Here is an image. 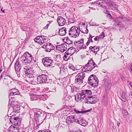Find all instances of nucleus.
<instances>
[{
  "label": "nucleus",
  "instance_id": "58836bf2",
  "mask_svg": "<svg viewBox=\"0 0 132 132\" xmlns=\"http://www.w3.org/2000/svg\"><path fill=\"white\" fill-rule=\"evenodd\" d=\"M39 98V95H33L31 97V101H35L38 100Z\"/></svg>",
  "mask_w": 132,
  "mask_h": 132
},
{
  "label": "nucleus",
  "instance_id": "0e129e2a",
  "mask_svg": "<svg viewBox=\"0 0 132 132\" xmlns=\"http://www.w3.org/2000/svg\"><path fill=\"white\" fill-rule=\"evenodd\" d=\"M52 92H56V88L55 87H54V88L52 89Z\"/></svg>",
  "mask_w": 132,
  "mask_h": 132
},
{
  "label": "nucleus",
  "instance_id": "6e6d98bb",
  "mask_svg": "<svg viewBox=\"0 0 132 132\" xmlns=\"http://www.w3.org/2000/svg\"><path fill=\"white\" fill-rule=\"evenodd\" d=\"M72 41L70 40L69 41H68L67 42H66L65 43L68 44H72Z\"/></svg>",
  "mask_w": 132,
  "mask_h": 132
},
{
  "label": "nucleus",
  "instance_id": "49530a36",
  "mask_svg": "<svg viewBox=\"0 0 132 132\" xmlns=\"http://www.w3.org/2000/svg\"><path fill=\"white\" fill-rule=\"evenodd\" d=\"M69 67L70 69H72L73 71L75 70V68L72 64H70L69 65Z\"/></svg>",
  "mask_w": 132,
  "mask_h": 132
},
{
  "label": "nucleus",
  "instance_id": "13d9d810",
  "mask_svg": "<svg viewBox=\"0 0 132 132\" xmlns=\"http://www.w3.org/2000/svg\"><path fill=\"white\" fill-rule=\"evenodd\" d=\"M5 76H7L9 77H10V74L9 73H7V72L5 74Z\"/></svg>",
  "mask_w": 132,
  "mask_h": 132
},
{
  "label": "nucleus",
  "instance_id": "f8f14e48",
  "mask_svg": "<svg viewBox=\"0 0 132 132\" xmlns=\"http://www.w3.org/2000/svg\"><path fill=\"white\" fill-rule=\"evenodd\" d=\"M56 48L61 52H63L67 49V45L65 43H63L60 45H57L56 46Z\"/></svg>",
  "mask_w": 132,
  "mask_h": 132
},
{
  "label": "nucleus",
  "instance_id": "338daca9",
  "mask_svg": "<svg viewBox=\"0 0 132 132\" xmlns=\"http://www.w3.org/2000/svg\"><path fill=\"white\" fill-rule=\"evenodd\" d=\"M129 84L132 88V82L129 81Z\"/></svg>",
  "mask_w": 132,
  "mask_h": 132
},
{
  "label": "nucleus",
  "instance_id": "37998d69",
  "mask_svg": "<svg viewBox=\"0 0 132 132\" xmlns=\"http://www.w3.org/2000/svg\"><path fill=\"white\" fill-rule=\"evenodd\" d=\"M80 92L79 93L75 96V100L77 101H78L79 100H83V98H81L80 97Z\"/></svg>",
  "mask_w": 132,
  "mask_h": 132
},
{
  "label": "nucleus",
  "instance_id": "5701e85b",
  "mask_svg": "<svg viewBox=\"0 0 132 132\" xmlns=\"http://www.w3.org/2000/svg\"><path fill=\"white\" fill-rule=\"evenodd\" d=\"M66 28L65 27L60 28L59 31V35L62 36L65 35L66 34Z\"/></svg>",
  "mask_w": 132,
  "mask_h": 132
},
{
  "label": "nucleus",
  "instance_id": "603ef678",
  "mask_svg": "<svg viewBox=\"0 0 132 132\" xmlns=\"http://www.w3.org/2000/svg\"><path fill=\"white\" fill-rule=\"evenodd\" d=\"M70 40L68 37H64V39H63V40L64 42H67L68 41Z\"/></svg>",
  "mask_w": 132,
  "mask_h": 132
},
{
  "label": "nucleus",
  "instance_id": "f257e3e1",
  "mask_svg": "<svg viewBox=\"0 0 132 132\" xmlns=\"http://www.w3.org/2000/svg\"><path fill=\"white\" fill-rule=\"evenodd\" d=\"M23 71L25 73V75L27 78L30 79H33L30 80V83L32 84H35L37 82L34 79V76H33L34 72L33 70L29 67L25 66L23 68Z\"/></svg>",
  "mask_w": 132,
  "mask_h": 132
},
{
  "label": "nucleus",
  "instance_id": "79ce46f5",
  "mask_svg": "<svg viewBox=\"0 0 132 132\" xmlns=\"http://www.w3.org/2000/svg\"><path fill=\"white\" fill-rule=\"evenodd\" d=\"M91 96H90L85 97V103H87L88 104H90V101H91Z\"/></svg>",
  "mask_w": 132,
  "mask_h": 132
},
{
  "label": "nucleus",
  "instance_id": "f03ea898",
  "mask_svg": "<svg viewBox=\"0 0 132 132\" xmlns=\"http://www.w3.org/2000/svg\"><path fill=\"white\" fill-rule=\"evenodd\" d=\"M80 31L79 27L72 26L69 30V35L71 37L76 38L79 36Z\"/></svg>",
  "mask_w": 132,
  "mask_h": 132
},
{
  "label": "nucleus",
  "instance_id": "69168bd1",
  "mask_svg": "<svg viewBox=\"0 0 132 132\" xmlns=\"http://www.w3.org/2000/svg\"><path fill=\"white\" fill-rule=\"evenodd\" d=\"M98 36H97L96 37H95L94 38V40H95V41H97V40H98Z\"/></svg>",
  "mask_w": 132,
  "mask_h": 132
},
{
  "label": "nucleus",
  "instance_id": "4d7b16f0",
  "mask_svg": "<svg viewBox=\"0 0 132 132\" xmlns=\"http://www.w3.org/2000/svg\"><path fill=\"white\" fill-rule=\"evenodd\" d=\"M47 43H46V44H44L42 46V47L43 48H45L46 50H47Z\"/></svg>",
  "mask_w": 132,
  "mask_h": 132
},
{
  "label": "nucleus",
  "instance_id": "4468645a",
  "mask_svg": "<svg viewBox=\"0 0 132 132\" xmlns=\"http://www.w3.org/2000/svg\"><path fill=\"white\" fill-rule=\"evenodd\" d=\"M33 109L34 114V119L37 118V117L41 115V114H43V112H42V111L40 109L36 108Z\"/></svg>",
  "mask_w": 132,
  "mask_h": 132
},
{
  "label": "nucleus",
  "instance_id": "3c124183",
  "mask_svg": "<svg viewBox=\"0 0 132 132\" xmlns=\"http://www.w3.org/2000/svg\"><path fill=\"white\" fill-rule=\"evenodd\" d=\"M104 98H103V100L105 101L106 102V103H107L109 100L108 98H107V95H105L104 96Z\"/></svg>",
  "mask_w": 132,
  "mask_h": 132
},
{
  "label": "nucleus",
  "instance_id": "412c9836",
  "mask_svg": "<svg viewBox=\"0 0 132 132\" xmlns=\"http://www.w3.org/2000/svg\"><path fill=\"white\" fill-rule=\"evenodd\" d=\"M95 80H98L96 76L94 75H91L88 78V84L92 83L93 81H94Z\"/></svg>",
  "mask_w": 132,
  "mask_h": 132
},
{
  "label": "nucleus",
  "instance_id": "5fc2aeb1",
  "mask_svg": "<svg viewBox=\"0 0 132 132\" xmlns=\"http://www.w3.org/2000/svg\"><path fill=\"white\" fill-rule=\"evenodd\" d=\"M128 70L131 73L132 72V65H131L128 68Z\"/></svg>",
  "mask_w": 132,
  "mask_h": 132
},
{
  "label": "nucleus",
  "instance_id": "6ab92c4d",
  "mask_svg": "<svg viewBox=\"0 0 132 132\" xmlns=\"http://www.w3.org/2000/svg\"><path fill=\"white\" fill-rule=\"evenodd\" d=\"M89 49L96 55L97 53V52L99 50L100 48L99 46H90L89 47Z\"/></svg>",
  "mask_w": 132,
  "mask_h": 132
},
{
  "label": "nucleus",
  "instance_id": "cd10ccee",
  "mask_svg": "<svg viewBox=\"0 0 132 132\" xmlns=\"http://www.w3.org/2000/svg\"><path fill=\"white\" fill-rule=\"evenodd\" d=\"M11 93H10V94L12 95L13 94L14 95H19L20 94V93L19 92L18 89H12L11 90Z\"/></svg>",
  "mask_w": 132,
  "mask_h": 132
},
{
  "label": "nucleus",
  "instance_id": "f704fd0d",
  "mask_svg": "<svg viewBox=\"0 0 132 132\" xmlns=\"http://www.w3.org/2000/svg\"><path fill=\"white\" fill-rule=\"evenodd\" d=\"M94 37V36H92L90 34L89 35V37L88 38V40L86 44V45L87 46L88 45L90 42L92 43L93 42V41L92 39Z\"/></svg>",
  "mask_w": 132,
  "mask_h": 132
},
{
  "label": "nucleus",
  "instance_id": "a211bd4d",
  "mask_svg": "<svg viewBox=\"0 0 132 132\" xmlns=\"http://www.w3.org/2000/svg\"><path fill=\"white\" fill-rule=\"evenodd\" d=\"M96 65L93 64H91V65H86V64L85 66L83 68L85 69H87V71H90L92 70L95 67H96ZM82 70L83 71H86L87 70L84 71V70L82 69Z\"/></svg>",
  "mask_w": 132,
  "mask_h": 132
},
{
  "label": "nucleus",
  "instance_id": "a878e982",
  "mask_svg": "<svg viewBox=\"0 0 132 132\" xmlns=\"http://www.w3.org/2000/svg\"><path fill=\"white\" fill-rule=\"evenodd\" d=\"M72 55L67 50L63 56V59L65 61H67L70 59V57Z\"/></svg>",
  "mask_w": 132,
  "mask_h": 132
},
{
  "label": "nucleus",
  "instance_id": "de8ad7c7",
  "mask_svg": "<svg viewBox=\"0 0 132 132\" xmlns=\"http://www.w3.org/2000/svg\"><path fill=\"white\" fill-rule=\"evenodd\" d=\"M122 113L123 114L124 116H126L128 114V112L127 111L123 109L122 110Z\"/></svg>",
  "mask_w": 132,
  "mask_h": 132
},
{
  "label": "nucleus",
  "instance_id": "4be33fe9",
  "mask_svg": "<svg viewBox=\"0 0 132 132\" xmlns=\"http://www.w3.org/2000/svg\"><path fill=\"white\" fill-rule=\"evenodd\" d=\"M106 5L111 7H115L116 5L114 3L110 0H105Z\"/></svg>",
  "mask_w": 132,
  "mask_h": 132
},
{
  "label": "nucleus",
  "instance_id": "4c0bfd02",
  "mask_svg": "<svg viewBox=\"0 0 132 132\" xmlns=\"http://www.w3.org/2000/svg\"><path fill=\"white\" fill-rule=\"evenodd\" d=\"M91 101H90V104H93L96 103L98 101V99L96 98L93 97V96H91Z\"/></svg>",
  "mask_w": 132,
  "mask_h": 132
},
{
  "label": "nucleus",
  "instance_id": "72a5a7b5",
  "mask_svg": "<svg viewBox=\"0 0 132 132\" xmlns=\"http://www.w3.org/2000/svg\"><path fill=\"white\" fill-rule=\"evenodd\" d=\"M39 98L41 100L45 101L47 98L48 96L47 95L44 94L42 95H39Z\"/></svg>",
  "mask_w": 132,
  "mask_h": 132
},
{
  "label": "nucleus",
  "instance_id": "c03bdc74",
  "mask_svg": "<svg viewBox=\"0 0 132 132\" xmlns=\"http://www.w3.org/2000/svg\"><path fill=\"white\" fill-rule=\"evenodd\" d=\"M91 64H93L95 65H96L92 59H91L90 60L88 61V62L86 64V65H91Z\"/></svg>",
  "mask_w": 132,
  "mask_h": 132
},
{
  "label": "nucleus",
  "instance_id": "c85d7f7f",
  "mask_svg": "<svg viewBox=\"0 0 132 132\" xmlns=\"http://www.w3.org/2000/svg\"><path fill=\"white\" fill-rule=\"evenodd\" d=\"M76 76L83 80L84 79L85 77V73L84 72H81L79 73Z\"/></svg>",
  "mask_w": 132,
  "mask_h": 132
},
{
  "label": "nucleus",
  "instance_id": "7c9ffc66",
  "mask_svg": "<svg viewBox=\"0 0 132 132\" xmlns=\"http://www.w3.org/2000/svg\"><path fill=\"white\" fill-rule=\"evenodd\" d=\"M98 80H95L94 81H93L92 83H90L89 84V85H91L92 86L94 87H96L98 85Z\"/></svg>",
  "mask_w": 132,
  "mask_h": 132
},
{
  "label": "nucleus",
  "instance_id": "7ed1b4c3",
  "mask_svg": "<svg viewBox=\"0 0 132 132\" xmlns=\"http://www.w3.org/2000/svg\"><path fill=\"white\" fill-rule=\"evenodd\" d=\"M32 57L31 55L27 52H25L21 57V61L26 64L31 63L32 60Z\"/></svg>",
  "mask_w": 132,
  "mask_h": 132
},
{
  "label": "nucleus",
  "instance_id": "1a4fd4ad",
  "mask_svg": "<svg viewBox=\"0 0 132 132\" xmlns=\"http://www.w3.org/2000/svg\"><path fill=\"white\" fill-rule=\"evenodd\" d=\"M47 76L45 75L42 74L39 75L37 78V81L40 83H48Z\"/></svg>",
  "mask_w": 132,
  "mask_h": 132
},
{
  "label": "nucleus",
  "instance_id": "9d476101",
  "mask_svg": "<svg viewBox=\"0 0 132 132\" xmlns=\"http://www.w3.org/2000/svg\"><path fill=\"white\" fill-rule=\"evenodd\" d=\"M84 39L82 38L79 41H75L74 44L76 46L78 47L80 49H85L86 48V46L84 45Z\"/></svg>",
  "mask_w": 132,
  "mask_h": 132
},
{
  "label": "nucleus",
  "instance_id": "dca6fc26",
  "mask_svg": "<svg viewBox=\"0 0 132 132\" xmlns=\"http://www.w3.org/2000/svg\"><path fill=\"white\" fill-rule=\"evenodd\" d=\"M126 95V93L123 90L120 93V96L119 97V98L123 102H126L127 101Z\"/></svg>",
  "mask_w": 132,
  "mask_h": 132
},
{
  "label": "nucleus",
  "instance_id": "aec40b11",
  "mask_svg": "<svg viewBox=\"0 0 132 132\" xmlns=\"http://www.w3.org/2000/svg\"><path fill=\"white\" fill-rule=\"evenodd\" d=\"M98 5L99 7H101L103 9H106L107 7L106 5L105 1H103L101 0H98Z\"/></svg>",
  "mask_w": 132,
  "mask_h": 132
},
{
  "label": "nucleus",
  "instance_id": "393cba45",
  "mask_svg": "<svg viewBox=\"0 0 132 132\" xmlns=\"http://www.w3.org/2000/svg\"><path fill=\"white\" fill-rule=\"evenodd\" d=\"M83 82V80H82L80 78L78 77L77 76H76L75 79V84L80 85Z\"/></svg>",
  "mask_w": 132,
  "mask_h": 132
},
{
  "label": "nucleus",
  "instance_id": "e2e57ef3",
  "mask_svg": "<svg viewBox=\"0 0 132 132\" xmlns=\"http://www.w3.org/2000/svg\"><path fill=\"white\" fill-rule=\"evenodd\" d=\"M121 22H119L118 24V27L120 28L122 27V25L121 24Z\"/></svg>",
  "mask_w": 132,
  "mask_h": 132
},
{
  "label": "nucleus",
  "instance_id": "20e7f679",
  "mask_svg": "<svg viewBox=\"0 0 132 132\" xmlns=\"http://www.w3.org/2000/svg\"><path fill=\"white\" fill-rule=\"evenodd\" d=\"M42 62L46 67H53L55 65L53 60L49 57H45L43 59Z\"/></svg>",
  "mask_w": 132,
  "mask_h": 132
},
{
  "label": "nucleus",
  "instance_id": "473e14b6",
  "mask_svg": "<svg viewBox=\"0 0 132 132\" xmlns=\"http://www.w3.org/2000/svg\"><path fill=\"white\" fill-rule=\"evenodd\" d=\"M71 90L72 92L75 93V92H78L79 91V88L74 86H72L71 87Z\"/></svg>",
  "mask_w": 132,
  "mask_h": 132
},
{
  "label": "nucleus",
  "instance_id": "680f3d73",
  "mask_svg": "<svg viewBox=\"0 0 132 132\" xmlns=\"http://www.w3.org/2000/svg\"><path fill=\"white\" fill-rule=\"evenodd\" d=\"M98 0H97L95 2H92V4H98Z\"/></svg>",
  "mask_w": 132,
  "mask_h": 132
},
{
  "label": "nucleus",
  "instance_id": "6e6552de",
  "mask_svg": "<svg viewBox=\"0 0 132 132\" xmlns=\"http://www.w3.org/2000/svg\"><path fill=\"white\" fill-rule=\"evenodd\" d=\"M20 118L17 117H16L15 115L11 116L10 119V122L12 123L14 125L19 126L20 125L21 121Z\"/></svg>",
  "mask_w": 132,
  "mask_h": 132
},
{
  "label": "nucleus",
  "instance_id": "ea45409f",
  "mask_svg": "<svg viewBox=\"0 0 132 132\" xmlns=\"http://www.w3.org/2000/svg\"><path fill=\"white\" fill-rule=\"evenodd\" d=\"M54 58L55 59V61L58 60H61V55L58 54H55L54 56Z\"/></svg>",
  "mask_w": 132,
  "mask_h": 132
},
{
  "label": "nucleus",
  "instance_id": "c9c22d12",
  "mask_svg": "<svg viewBox=\"0 0 132 132\" xmlns=\"http://www.w3.org/2000/svg\"><path fill=\"white\" fill-rule=\"evenodd\" d=\"M69 18L68 22L70 23H73L75 22L74 17L72 15L70 16Z\"/></svg>",
  "mask_w": 132,
  "mask_h": 132
},
{
  "label": "nucleus",
  "instance_id": "ddd939ff",
  "mask_svg": "<svg viewBox=\"0 0 132 132\" xmlns=\"http://www.w3.org/2000/svg\"><path fill=\"white\" fill-rule=\"evenodd\" d=\"M57 21L58 24L60 26H63L66 22L65 19L61 16L58 17Z\"/></svg>",
  "mask_w": 132,
  "mask_h": 132
},
{
  "label": "nucleus",
  "instance_id": "09e8293b",
  "mask_svg": "<svg viewBox=\"0 0 132 132\" xmlns=\"http://www.w3.org/2000/svg\"><path fill=\"white\" fill-rule=\"evenodd\" d=\"M13 131L12 132H19V128L17 127H15V128H14Z\"/></svg>",
  "mask_w": 132,
  "mask_h": 132
},
{
  "label": "nucleus",
  "instance_id": "8fccbe9b",
  "mask_svg": "<svg viewBox=\"0 0 132 132\" xmlns=\"http://www.w3.org/2000/svg\"><path fill=\"white\" fill-rule=\"evenodd\" d=\"M61 61V60H58L55 61L56 62L55 63H54L55 65L56 64V65L59 66L60 65V62Z\"/></svg>",
  "mask_w": 132,
  "mask_h": 132
},
{
  "label": "nucleus",
  "instance_id": "774afa93",
  "mask_svg": "<svg viewBox=\"0 0 132 132\" xmlns=\"http://www.w3.org/2000/svg\"><path fill=\"white\" fill-rule=\"evenodd\" d=\"M129 96H130V97L132 98V93L131 92L130 93V94H129Z\"/></svg>",
  "mask_w": 132,
  "mask_h": 132
},
{
  "label": "nucleus",
  "instance_id": "a18cd8bd",
  "mask_svg": "<svg viewBox=\"0 0 132 132\" xmlns=\"http://www.w3.org/2000/svg\"><path fill=\"white\" fill-rule=\"evenodd\" d=\"M15 126L11 125L9 128L7 130V132H12L14 129V128H15Z\"/></svg>",
  "mask_w": 132,
  "mask_h": 132
},
{
  "label": "nucleus",
  "instance_id": "c756f323",
  "mask_svg": "<svg viewBox=\"0 0 132 132\" xmlns=\"http://www.w3.org/2000/svg\"><path fill=\"white\" fill-rule=\"evenodd\" d=\"M12 109H13V112H19V111L20 110V106L18 105H16L15 106L13 107Z\"/></svg>",
  "mask_w": 132,
  "mask_h": 132
},
{
  "label": "nucleus",
  "instance_id": "9b49d317",
  "mask_svg": "<svg viewBox=\"0 0 132 132\" xmlns=\"http://www.w3.org/2000/svg\"><path fill=\"white\" fill-rule=\"evenodd\" d=\"M80 92V97L83 99L86 97L91 96L92 94L91 91L88 89L82 90Z\"/></svg>",
  "mask_w": 132,
  "mask_h": 132
},
{
  "label": "nucleus",
  "instance_id": "b1692460",
  "mask_svg": "<svg viewBox=\"0 0 132 132\" xmlns=\"http://www.w3.org/2000/svg\"><path fill=\"white\" fill-rule=\"evenodd\" d=\"M55 48L54 46L49 43L47 44V50H46V52H50L51 50H54Z\"/></svg>",
  "mask_w": 132,
  "mask_h": 132
},
{
  "label": "nucleus",
  "instance_id": "f3484780",
  "mask_svg": "<svg viewBox=\"0 0 132 132\" xmlns=\"http://www.w3.org/2000/svg\"><path fill=\"white\" fill-rule=\"evenodd\" d=\"M76 123L80 124V125L83 126H86L87 124V122L85 120L81 118H79L76 120Z\"/></svg>",
  "mask_w": 132,
  "mask_h": 132
},
{
  "label": "nucleus",
  "instance_id": "423d86ee",
  "mask_svg": "<svg viewBox=\"0 0 132 132\" xmlns=\"http://www.w3.org/2000/svg\"><path fill=\"white\" fill-rule=\"evenodd\" d=\"M22 67L21 64L20 63L19 59L17 60L14 65V68L18 78L21 77V69Z\"/></svg>",
  "mask_w": 132,
  "mask_h": 132
},
{
  "label": "nucleus",
  "instance_id": "0eeeda50",
  "mask_svg": "<svg viewBox=\"0 0 132 132\" xmlns=\"http://www.w3.org/2000/svg\"><path fill=\"white\" fill-rule=\"evenodd\" d=\"M35 42L42 45L44 43L48 41V39L46 37L43 36H38L34 39Z\"/></svg>",
  "mask_w": 132,
  "mask_h": 132
},
{
  "label": "nucleus",
  "instance_id": "e433bc0d",
  "mask_svg": "<svg viewBox=\"0 0 132 132\" xmlns=\"http://www.w3.org/2000/svg\"><path fill=\"white\" fill-rule=\"evenodd\" d=\"M16 103H16V101L11 102V103H10V104H9H9L8 105V111H9V110L10 109V107L11 106L12 108L14 106H15L16 105H17V104H16Z\"/></svg>",
  "mask_w": 132,
  "mask_h": 132
},
{
  "label": "nucleus",
  "instance_id": "a19ab883",
  "mask_svg": "<svg viewBox=\"0 0 132 132\" xmlns=\"http://www.w3.org/2000/svg\"><path fill=\"white\" fill-rule=\"evenodd\" d=\"M11 95H10V94H9V104H10V103H11V102H14L15 101H16L14 98V97H11Z\"/></svg>",
  "mask_w": 132,
  "mask_h": 132
},
{
  "label": "nucleus",
  "instance_id": "2eb2a0df",
  "mask_svg": "<svg viewBox=\"0 0 132 132\" xmlns=\"http://www.w3.org/2000/svg\"><path fill=\"white\" fill-rule=\"evenodd\" d=\"M77 119H76L75 117L73 115H71L68 117L66 119V120L67 123H71L74 122H76Z\"/></svg>",
  "mask_w": 132,
  "mask_h": 132
},
{
  "label": "nucleus",
  "instance_id": "bb28decb",
  "mask_svg": "<svg viewBox=\"0 0 132 132\" xmlns=\"http://www.w3.org/2000/svg\"><path fill=\"white\" fill-rule=\"evenodd\" d=\"M76 49L74 47L72 46L69 48L67 51L72 55L76 51Z\"/></svg>",
  "mask_w": 132,
  "mask_h": 132
},
{
  "label": "nucleus",
  "instance_id": "2f4dec72",
  "mask_svg": "<svg viewBox=\"0 0 132 132\" xmlns=\"http://www.w3.org/2000/svg\"><path fill=\"white\" fill-rule=\"evenodd\" d=\"M91 110V109L88 110L86 111H78L76 109H75L74 110V111L77 114L79 113H84L87 112H89Z\"/></svg>",
  "mask_w": 132,
  "mask_h": 132
},
{
  "label": "nucleus",
  "instance_id": "052dcab7",
  "mask_svg": "<svg viewBox=\"0 0 132 132\" xmlns=\"http://www.w3.org/2000/svg\"><path fill=\"white\" fill-rule=\"evenodd\" d=\"M86 30H85V32H84L83 31H81L82 33L84 34H87L88 33V30L87 28H86Z\"/></svg>",
  "mask_w": 132,
  "mask_h": 132
},
{
  "label": "nucleus",
  "instance_id": "864d4df0",
  "mask_svg": "<svg viewBox=\"0 0 132 132\" xmlns=\"http://www.w3.org/2000/svg\"><path fill=\"white\" fill-rule=\"evenodd\" d=\"M38 132H52L51 131V130H43L42 131L39 130Z\"/></svg>",
  "mask_w": 132,
  "mask_h": 132
},
{
  "label": "nucleus",
  "instance_id": "39448f33",
  "mask_svg": "<svg viewBox=\"0 0 132 132\" xmlns=\"http://www.w3.org/2000/svg\"><path fill=\"white\" fill-rule=\"evenodd\" d=\"M46 117V113L44 112H43V114H41V115L37 117V118L35 119L34 120L36 122L37 125H40L44 121L45 122Z\"/></svg>",
  "mask_w": 132,
  "mask_h": 132
},
{
  "label": "nucleus",
  "instance_id": "bf43d9fd",
  "mask_svg": "<svg viewBox=\"0 0 132 132\" xmlns=\"http://www.w3.org/2000/svg\"><path fill=\"white\" fill-rule=\"evenodd\" d=\"M101 35L102 37V38H103L105 36V34L104 32H103Z\"/></svg>",
  "mask_w": 132,
  "mask_h": 132
}]
</instances>
